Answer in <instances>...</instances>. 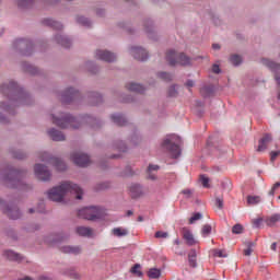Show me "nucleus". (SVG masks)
I'll list each match as a JSON object with an SVG mask.
<instances>
[{
    "label": "nucleus",
    "instance_id": "obj_1",
    "mask_svg": "<svg viewBox=\"0 0 280 280\" xmlns=\"http://www.w3.org/2000/svg\"><path fill=\"white\" fill-rule=\"evenodd\" d=\"M2 93L5 95L11 105L2 106L3 110L12 114V106H19V104H25L27 100V94L22 90L19 84L14 81L9 82V84L2 85Z\"/></svg>",
    "mask_w": 280,
    "mask_h": 280
},
{
    "label": "nucleus",
    "instance_id": "obj_2",
    "mask_svg": "<svg viewBox=\"0 0 280 280\" xmlns=\"http://www.w3.org/2000/svg\"><path fill=\"white\" fill-rule=\"evenodd\" d=\"M67 194H74L77 200H82V195L84 192L77 184L63 182L60 186L54 187L48 191V198L54 202H62V199L65 196H67Z\"/></svg>",
    "mask_w": 280,
    "mask_h": 280
},
{
    "label": "nucleus",
    "instance_id": "obj_3",
    "mask_svg": "<svg viewBox=\"0 0 280 280\" xmlns=\"http://www.w3.org/2000/svg\"><path fill=\"white\" fill-rule=\"evenodd\" d=\"M21 176H23V172L11 170L7 176L2 177V183L11 189H25V185L21 180Z\"/></svg>",
    "mask_w": 280,
    "mask_h": 280
},
{
    "label": "nucleus",
    "instance_id": "obj_4",
    "mask_svg": "<svg viewBox=\"0 0 280 280\" xmlns=\"http://www.w3.org/2000/svg\"><path fill=\"white\" fill-rule=\"evenodd\" d=\"M162 148L168 150L173 159H178L180 156V138L176 135L167 136L162 143Z\"/></svg>",
    "mask_w": 280,
    "mask_h": 280
},
{
    "label": "nucleus",
    "instance_id": "obj_5",
    "mask_svg": "<svg viewBox=\"0 0 280 280\" xmlns=\"http://www.w3.org/2000/svg\"><path fill=\"white\" fill-rule=\"evenodd\" d=\"M166 60L171 67H176V65L187 67L188 65H191V59L189 57L183 52L178 54L176 50H168L166 52Z\"/></svg>",
    "mask_w": 280,
    "mask_h": 280
},
{
    "label": "nucleus",
    "instance_id": "obj_6",
    "mask_svg": "<svg viewBox=\"0 0 280 280\" xmlns=\"http://www.w3.org/2000/svg\"><path fill=\"white\" fill-rule=\"evenodd\" d=\"M52 124L59 128H74V130L80 128V125H75V118L70 115L62 116L61 118L52 116Z\"/></svg>",
    "mask_w": 280,
    "mask_h": 280
},
{
    "label": "nucleus",
    "instance_id": "obj_7",
    "mask_svg": "<svg viewBox=\"0 0 280 280\" xmlns=\"http://www.w3.org/2000/svg\"><path fill=\"white\" fill-rule=\"evenodd\" d=\"M102 215V212L100 211V208L97 207H88L82 208L78 212V217L82 218L83 220H97Z\"/></svg>",
    "mask_w": 280,
    "mask_h": 280
},
{
    "label": "nucleus",
    "instance_id": "obj_8",
    "mask_svg": "<svg viewBox=\"0 0 280 280\" xmlns=\"http://www.w3.org/2000/svg\"><path fill=\"white\" fill-rule=\"evenodd\" d=\"M39 160L46 163H50V165H54V167H56V170L59 172H65V170H67V164H65L62 160L58 158H50L49 153H43Z\"/></svg>",
    "mask_w": 280,
    "mask_h": 280
},
{
    "label": "nucleus",
    "instance_id": "obj_9",
    "mask_svg": "<svg viewBox=\"0 0 280 280\" xmlns=\"http://www.w3.org/2000/svg\"><path fill=\"white\" fill-rule=\"evenodd\" d=\"M71 161L79 167H89V165H91V158L82 152L72 153Z\"/></svg>",
    "mask_w": 280,
    "mask_h": 280
},
{
    "label": "nucleus",
    "instance_id": "obj_10",
    "mask_svg": "<svg viewBox=\"0 0 280 280\" xmlns=\"http://www.w3.org/2000/svg\"><path fill=\"white\" fill-rule=\"evenodd\" d=\"M34 172H35V176L39 180H49V178H51V173L43 164H36L34 167Z\"/></svg>",
    "mask_w": 280,
    "mask_h": 280
},
{
    "label": "nucleus",
    "instance_id": "obj_11",
    "mask_svg": "<svg viewBox=\"0 0 280 280\" xmlns=\"http://www.w3.org/2000/svg\"><path fill=\"white\" fill-rule=\"evenodd\" d=\"M95 58L104 62H115L117 60V56L108 50H96Z\"/></svg>",
    "mask_w": 280,
    "mask_h": 280
},
{
    "label": "nucleus",
    "instance_id": "obj_12",
    "mask_svg": "<svg viewBox=\"0 0 280 280\" xmlns=\"http://www.w3.org/2000/svg\"><path fill=\"white\" fill-rule=\"evenodd\" d=\"M2 211L11 220H19V218H21V211L16 207H10L2 203Z\"/></svg>",
    "mask_w": 280,
    "mask_h": 280
},
{
    "label": "nucleus",
    "instance_id": "obj_13",
    "mask_svg": "<svg viewBox=\"0 0 280 280\" xmlns=\"http://www.w3.org/2000/svg\"><path fill=\"white\" fill-rule=\"evenodd\" d=\"M78 93L79 92L75 91V89L70 88L62 93L61 101L65 104H69V102H73V100L78 97Z\"/></svg>",
    "mask_w": 280,
    "mask_h": 280
},
{
    "label": "nucleus",
    "instance_id": "obj_14",
    "mask_svg": "<svg viewBox=\"0 0 280 280\" xmlns=\"http://www.w3.org/2000/svg\"><path fill=\"white\" fill-rule=\"evenodd\" d=\"M131 54L136 60H148V51L141 47H132Z\"/></svg>",
    "mask_w": 280,
    "mask_h": 280
},
{
    "label": "nucleus",
    "instance_id": "obj_15",
    "mask_svg": "<svg viewBox=\"0 0 280 280\" xmlns=\"http://www.w3.org/2000/svg\"><path fill=\"white\" fill-rule=\"evenodd\" d=\"M182 234L188 246H195V244H198V241H196V238L194 237V234L189 229L183 228Z\"/></svg>",
    "mask_w": 280,
    "mask_h": 280
},
{
    "label": "nucleus",
    "instance_id": "obj_16",
    "mask_svg": "<svg viewBox=\"0 0 280 280\" xmlns=\"http://www.w3.org/2000/svg\"><path fill=\"white\" fill-rule=\"evenodd\" d=\"M272 141V136L269 133H266L258 143V152H264L266 151V149L268 148V143H270Z\"/></svg>",
    "mask_w": 280,
    "mask_h": 280
},
{
    "label": "nucleus",
    "instance_id": "obj_17",
    "mask_svg": "<svg viewBox=\"0 0 280 280\" xmlns=\"http://www.w3.org/2000/svg\"><path fill=\"white\" fill-rule=\"evenodd\" d=\"M126 89H127L128 91L133 92V93H144V92H145V88H143V85H141V84H139V83H133V82L128 83V84L126 85Z\"/></svg>",
    "mask_w": 280,
    "mask_h": 280
},
{
    "label": "nucleus",
    "instance_id": "obj_18",
    "mask_svg": "<svg viewBox=\"0 0 280 280\" xmlns=\"http://www.w3.org/2000/svg\"><path fill=\"white\" fill-rule=\"evenodd\" d=\"M129 189L132 198H139V196H143V188L139 184H132Z\"/></svg>",
    "mask_w": 280,
    "mask_h": 280
},
{
    "label": "nucleus",
    "instance_id": "obj_19",
    "mask_svg": "<svg viewBox=\"0 0 280 280\" xmlns=\"http://www.w3.org/2000/svg\"><path fill=\"white\" fill-rule=\"evenodd\" d=\"M61 253H66L68 255H80V253H82V248L79 246H63L61 247Z\"/></svg>",
    "mask_w": 280,
    "mask_h": 280
},
{
    "label": "nucleus",
    "instance_id": "obj_20",
    "mask_svg": "<svg viewBox=\"0 0 280 280\" xmlns=\"http://www.w3.org/2000/svg\"><path fill=\"white\" fill-rule=\"evenodd\" d=\"M48 135L52 139V141H65V135L62 133V131L50 129L48 131Z\"/></svg>",
    "mask_w": 280,
    "mask_h": 280
},
{
    "label": "nucleus",
    "instance_id": "obj_21",
    "mask_svg": "<svg viewBox=\"0 0 280 280\" xmlns=\"http://www.w3.org/2000/svg\"><path fill=\"white\" fill-rule=\"evenodd\" d=\"M156 172H159V165L150 164L147 170L149 180H156Z\"/></svg>",
    "mask_w": 280,
    "mask_h": 280
},
{
    "label": "nucleus",
    "instance_id": "obj_22",
    "mask_svg": "<svg viewBox=\"0 0 280 280\" xmlns=\"http://www.w3.org/2000/svg\"><path fill=\"white\" fill-rule=\"evenodd\" d=\"M77 233L81 237H91V235H93V230L86 226H79L77 228Z\"/></svg>",
    "mask_w": 280,
    "mask_h": 280
},
{
    "label": "nucleus",
    "instance_id": "obj_23",
    "mask_svg": "<svg viewBox=\"0 0 280 280\" xmlns=\"http://www.w3.org/2000/svg\"><path fill=\"white\" fill-rule=\"evenodd\" d=\"M55 39L59 45H61V47H65L66 49L71 47V40L62 35H57Z\"/></svg>",
    "mask_w": 280,
    "mask_h": 280
},
{
    "label": "nucleus",
    "instance_id": "obj_24",
    "mask_svg": "<svg viewBox=\"0 0 280 280\" xmlns=\"http://www.w3.org/2000/svg\"><path fill=\"white\" fill-rule=\"evenodd\" d=\"M3 257L9 259L10 261H21V259H22L21 255L16 254L12 250H4Z\"/></svg>",
    "mask_w": 280,
    "mask_h": 280
},
{
    "label": "nucleus",
    "instance_id": "obj_25",
    "mask_svg": "<svg viewBox=\"0 0 280 280\" xmlns=\"http://www.w3.org/2000/svg\"><path fill=\"white\" fill-rule=\"evenodd\" d=\"M112 121H114L116 126H126V124H128V120H126V117L119 114L112 115Z\"/></svg>",
    "mask_w": 280,
    "mask_h": 280
},
{
    "label": "nucleus",
    "instance_id": "obj_26",
    "mask_svg": "<svg viewBox=\"0 0 280 280\" xmlns=\"http://www.w3.org/2000/svg\"><path fill=\"white\" fill-rule=\"evenodd\" d=\"M196 257H197L196 249H191L188 254V261L191 268H196L198 266L196 261Z\"/></svg>",
    "mask_w": 280,
    "mask_h": 280
},
{
    "label": "nucleus",
    "instance_id": "obj_27",
    "mask_svg": "<svg viewBox=\"0 0 280 280\" xmlns=\"http://www.w3.org/2000/svg\"><path fill=\"white\" fill-rule=\"evenodd\" d=\"M276 222H280V214L276 213L266 219L267 226H275Z\"/></svg>",
    "mask_w": 280,
    "mask_h": 280
},
{
    "label": "nucleus",
    "instance_id": "obj_28",
    "mask_svg": "<svg viewBox=\"0 0 280 280\" xmlns=\"http://www.w3.org/2000/svg\"><path fill=\"white\" fill-rule=\"evenodd\" d=\"M113 235H115V237H126V235H128V230L124 229V228H115L112 231Z\"/></svg>",
    "mask_w": 280,
    "mask_h": 280
},
{
    "label": "nucleus",
    "instance_id": "obj_29",
    "mask_svg": "<svg viewBox=\"0 0 280 280\" xmlns=\"http://www.w3.org/2000/svg\"><path fill=\"white\" fill-rule=\"evenodd\" d=\"M45 25H49L50 27H54L55 30H62V24L60 22H56L51 19H47L44 21Z\"/></svg>",
    "mask_w": 280,
    "mask_h": 280
},
{
    "label": "nucleus",
    "instance_id": "obj_30",
    "mask_svg": "<svg viewBox=\"0 0 280 280\" xmlns=\"http://www.w3.org/2000/svg\"><path fill=\"white\" fill-rule=\"evenodd\" d=\"M246 248L244 249L245 257H250L253 255V248H255V243L248 242L246 243Z\"/></svg>",
    "mask_w": 280,
    "mask_h": 280
},
{
    "label": "nucleus",
    "instance_id": "obj_31",
    "mask_svg": "<svg viewBox=\"0 0 280 280\" xmlns=\"http://www.w3.org/2000/svg\"><path fill=\"white\" fill-rule=\"evenodd\" d=\"M148 277H150V279H159V277H161V270L156 268L150 269L148 272Z\"/></svg>",
    "mask_w": 280,
    "mask_h": 280
},
{
    "label": "nucleus",
    "instance_id": "obj_32",
    "mask_svg": "<svg viewBox=\"0 0 280 280\" xmlns=\"http://www.w3.org/2000/svg\"><path fill=\"white\" fill-rule=\"evenodd\" d=\"M261 202V198L259 196H248L247 205H259Z\"/></svg>",
    "mask_w": 280,
    "mask_h": 280
},
{
    "label": "nucleus",
    "instance_id": "obj_33",
    "mask_svg": "<svg viewBox=\"0 0 280 280\" xmlns=\"http://www.w3.org/2000/svg\"><path fill=\"white\" fill-rule=\"evenodd\" d=\"M230 62H232L234 67H237V65H242V57L240 55H232L230 57Z\"/></svg>",
    "mask_w": 280,
    "mask_h": 280
},
{
    "label": "nucleus",
    "instance_id": "obj_34",
    "mask_svg": "<svg viewBox=\"0 0 280 280\" xmlns=\"http://www.w3.org/2000/svg\"><path fill=\"white\" fill-rule=\"evenodd\" d=\"M158 78H160V80H164V82H170L172 80V74L167 72H159Z\"/></svg>",
    "mask_w": 280,
    "mask_h": 280
},
{
    "label": "nucleus",
    "instance_id": "obj_35",
    "mask_svg": "<svg viewBox=\"0 0 280 280\" xmlns=\"http://www.w3.org/2000/svg\"><path fill=\"white\" fill-rule=\"evenodd\" d=\"M232 233H234V235H241V233H244V226H242V224H235L232 228Z\"/></svg>",
    "mask_w": 280,
    "mask_h": 280
},
{
    "label": "nucleus",
    "instance_id": "obj_36",
    "mask_svg": "<svg viewBox=\"0 0 280 280\" xmlns=\"http://www.w3.org/2000/svg\"><path fill=\"white\" fill-rule=\"evenodd\" d=\"M78 23H80L81 25H85V27H89L91 25V21H89V19L84 18V16H78L77 18Z\"/></svg>",
    "mask_w": 280,
    "mask_h": 280
},
{
    "label": "nucleus",
    "instance_id": "obj_37",
    "mask_svg": "<svg viewBox=\"0 0 280 280\" xmlns=\"http://www.w3.org/2000/svg\"><path fill=\"white\" fill-rule=\"evenodd\" d=\"M32 3H34V0H19L18 5L20 8H30Z\"/></svg>",
    "mask_w": 280,
    "mask_h": 280
},
{
    "label": "nucleus",
    "instance_id": "obj_38",
    "mask_svg": "<svg viewBox=\"0 0 280 280\" xmlns=\"http://www.w3.org/2000/svg\"><path fill=\"white\" fill-rule=\"evenodd\" d=\"M211 234V225L206 224L202 226L201 229V235H203V237H207V235Z\"/></svg>",
    "mask_w": 280,
    "mask_h": 280
},
{
    "label": "nucleus",
    "instance_id": "obj_39",
    "mask_svg": "<svg viewBox=\"0 0 280 280\" xmlns=\"http://www.w3.org/2000/svg\"><path fill=\"white\" fill-rule=\"evenodd\" d=\"M108 187H110V183L103 182L96 185V191H102V189H108Z\"/></svg>",
    "mask_w": 280,
    "mask_h": 280
},
{
    "label": "nucleus",
    "instance_id": "obj_40",
    "mask_svg": "<svg viewBox=\"0 0 280 280\" xmlns=\"http://www.w3.org/2000/svg\"><path fill=\"white\" fill-rule=\"evenodd\" d=\"M213 257H220V258H224L226 257V253L222 249H213Z\"/></svg>",
    "mask_w": 280,
    "mask_h": 280
},
{
    "label": "nucleus",
    "instance_id": "obj_41",
    "mask_svg": "<svg viewBox=\"0 0 280 280\" xmlns=\"http://www.w3.org/2000/svg\"><path fill=\"white\" fill-rule=\"evenodd\" d=\"M141 268V265L136 264L132 268H131V272L133 275H137L138 277H142V272L139 270Z\"/></svg>",
    "mask_w": 280,
    "mask_h": 280
},
{
    "label": "nucleus",
    "instance_id": "obj_42",
    "mask_svg": "<svg viewBox=\"0 0 280 280\" xmlns=\"http://www.w3.org/2000/svg\"><path fill=\"white\" fill-rule=\"evenodd\" d=\"M200 182H201L202 187L209 188V177L201 175Z\"/></svg>",
    "mask_w": 280,
    "mask_h": 280
},
{
    "label": "nucleus",
    "instance_id": "obj_43",
    "mask_svg": "<svg viewBox=\"0 0 280 280\" xmlns=\"http://www.w3.org/2000/svg\"><path fill=\"white\" fill-rule=\"evenodd\" d=\"M202 218V214L200 212L195 213L190 219H189V224H194L197 220H200Z\"/></svg>",
    "mask_w": 280,
    "mask_h": 280
},
{
    "label": "nucleus",
    "instance_id": "obj_44",
    "mask_svg": "<svg viewBox=\"0 0 280 280\" xmlns=\"http://www.w3.org/2000/svg\"><path fill=\"white\" fill-rule=\"evenodd\" d=\"M215 206L218 207V209H222L224 207V199L217 198L215 199Z\"/></svg>",
    "mask_w": 280,
    "mask_h": 280
},
{
    "label": "nucleus",
    "instance_id": "obj_45",
    "mask_svg": "<svg viewBox=\"0 0 280 280\" xmlns=\"http://www.w3.org/2000/svg\"><path fill=\"white\" fill-rule=\"evenodd\" d=\"M176 94H177V92H176V86H171V88L168 89V95H170V97H176Z\"/></svg>",
    "mask_w": 280,
    "mask_h": 280
},
{
    "label": "nucleus",
    "instance_id": "obj_46",
    "mask_svg": "<svg viewBox=\"0 0 280 280\" xmlns=\"http://www.w3.org/2000/svg\"><path fill=\"white\" fill-rule=\"evenodd\" d=\"M167 235H168L167 232H163V231H158L155 233L156 238H161V237L165 238V237H167Z\"/></svg>",
    "mask_w": 280,
    "mask_h": 280
},
{
    "label": "nucleus",
    "instance_id": "obj_47",
    "mask_svg": "<svg viewBox=\"0 0 280 280\" xmlns=\"http://www.w3.org/2000/svg\"><path fill=\"white\" fill-rule=\"evenodd\" d=\"M279 187H280V183L278 182L272 186L271 190L269 191V196H273L275 191H277Z\"/></svg>",
    "mask_w": 280,
    "mask_h": 280
},
{
    "label": "nucleus",
    "instance_id": "obj_48",
    "mask_svg": "<svg viewBox=\"0 0 280 280\" xmlns=\"http://www.w3.org/2000/svg\"><path fill=\"white\" fill-rule=\"evenodd\" d=\"M182 194H184V196H186L187 198H191L192 191L191 189H184Z\"/></svg>",
    "mask_w": 280,
    "mask_h": 280
},
{
    "label": "nucleus",
    "instance_id": "obj_49",
    "mask_svg": "<svg viewBox=\"0 0 280 280\" xmlns=\"http://www.w3.org/2000/svg\"><path fill=\"white\" fill-rule=\"evenodd\" d=\"M220 66L219 65H217V63H214L213 66H212V73H220Z\"/></svg>",
    "mask_w": 280,
    "mask_h": 280
},
{
    "label": "nucleus",
    "instance_id": "obj_50",
    "mask_svg": "<svg viewBox=\"0 0 280 280\" xmlns=\"http://www.w3.org/2000/svg\"><path fill=\"white\" fill-rule=\"evenodd\" d=\"M14 158L15 159H25V153H23V152H18V153H14Z\"/></svg>",
    "mask_w": 280,
    "mask_h": 280
},
{
    "label": "nucleus",
    "instance_id": "obj_51",
    "mask_svg": "<svg viewBox=\"0 0 280 280\" xmlns=\"http://www.w3.org/2000/svg\"><path fill=\"white\" fill-rule=\"evenodd\" d=\"M270 156H271V161H275L277 159V156H279V151H272L270 153Z\"/></svg>",
    "mask_w": 280,
    "mask_h": 280
},
{
    "label": "nucleus",
    "instance_id": "obj_52",
    "mask_svg": "<svg viewBox=\"0 0 280 280\" xmlns=\"http://www.w3.org/2000/svg\"><path fill=\"white\" fill-rule=\"evenodd\" d=\"M261 224V219H256L253 221V225L256 226V228H259Z\"/></svg>",
    "mask_w": 280,
    "mask_h": 280
},
{
    "label": "nucleus",
    "instance_id": "obj_53",
    "mask_svg": "<svg viewBox=\"0 0 280 280\" xmlns=\"http://www.w3.org/2000/svg\"><path fill=\"white\" fill-rule=\"evenodd\" d=\"M94 97L96 98V104H100V102H102V95H100L98 93H94Z\"/></svg>",
    "mask_w": 280,
    "mask_h": 280
},
{
    "label": "nucleus",
    "instance_id": "obj_54",
    "mask_svg": "<svg viewBox=\"0 0 280 280\" xmlns=\"http://www.w3.org/2000/svg\"><path fill=\"white\" fill-rule=\"evenodd\" d=\"M186 86H188V88L194 86V81H187V82H186Z\"/></svg>",
    "mask_w": 280,
    "mask_h": 280
},
{
    "label": "nucleus",
    "instance_id": "obj_55",
    "mask_svg": "<svg viewBox=\"0 0 280 280\" xmlns=\"http://www.w3.org/2000/svg\"><path fill=\"white\" fill-rule=\"evenodd\" d=\"M271 250H277V243L271 244Z\"/></svg>",
    "mask_w": 280,
    "mask_h": 280
},
{
    "label": "nucleus",
    "instance_id": "obj_56",
    "mask_svg": "<svg viewBox=\"0 0 280 280\" xmlns=\"http://www.w3.org/2000/svg\"><path fill=\"white\" fill-rule=\"evenodd\" d=\"M212 48H213V49H220V45H219V44H213V45H212Z\"/></svg>",
    "mask_w": 280,
    "mask_h": 280
},
{
    "label": "nucleus",
    "instance_id": "obj_57",
    "mask_svg": "<svg viewBox=\"0 0 280 280\" xmlns=\"http://www.w3.org/2000/svg\"><path fill=\"white\" fill-rule=\"evenodd\" d=\"M26 71H30V73H35L34 71H32V66H30Z\"/></svg>",
    "mask_w": 280,
    "mask_h": 280
},
{
    "label": "nucleus",
    "instance_id": "obj_58",
    "mask_svg": "<svg viewBox=\"0 0 280 280\" xmlns=\"http://www.w3.org/2000/svg\"><path fill=\"white\" fill-rule=\"evenodd\" d=\"M132 213H133L132 210L127 211L128 217L132 215Z\"/></svg>",
    "mask_w": 280,
    "mask_h": 280
},
{
    "label": "nucleus",
    "instance_id": "obj_59",
    "mask_svg": "<svg viewBox=\"0 0 280 280\" xmlns=\"http://www.w3.org/2000/svg\"><path fill=\"white\" fill-rule=\"evenodd\" d=\"M138 222H143V217H138Z\"/></svg>",
    "mask_w": 280,
    "mask_h": 280
},
{
    "label": "nucleus",
    "instance_id": "obj_60",
    "mask_svg": "<svg viewBox=\"0 0 280 280\" xmlns=\"http://www.w3.org/2000/svg\"><path fill=\"white\" fill-rule=\"evenodd\" d=\"M118 150H120V152H126V149L121 147H119Z\"/></svg>",
    "mask_w": 280,
    "mask_h": 280
},
{
    "label": "nucleus",
    "instance_id": "obj_61",
    "mask_svg": "<svg viewBox=\"0 0 280 280\" xmlns=\"http://www.w3.org/2000/svg\"><path fill=\"white\" fill-rule=\"evenodd\" d=\"M34 211H35L34 209H30L28 213H34Z\"/></svg>",
    "mask_w": 280,
    "mask_h": 280
},
{
    "label": "nucleus",
    "instance_id": "obj_62",
    "mask_svg": "<svg viewBox=\"0 0 280 280\" xmlns=\"http://www.w3.org/2000/svg\"><path fill=\"white\" fill-rule=\"evenodd\" d=\"M73 278H74V279H78V273H73Z\"/></svg>",
    "mask_w": 280,
    "mask_h": 280
},
{
    "label": "nucleus",
    "instance_id": "obj_63",
    "mask_svg": "<svg viewBox=\"0 0 280 280\" xmlns=\"http://www.w3.org/2000/svg\"><path fill=\"white\" fill-rule=\"evenodd\" d=\"M1 121H2V124H5V119H3V118H2V120H1Z\"/></svg>",
    "mask_w": 280,
    "mask_h": 280
},
{
    "label": "nucleus",
    "instance_id": "obj_64",
    "mask_svg": "<svg viewBox=\"0 0 280 280\" xmlns=\"http://www.w3.org/2000/svg\"><path fill=\"white\" fill-rule=\"evenodd\" d=\"M39 213H43V210H37Z\"/></svg>",
    "mask_w": 280,
    "mask_h": 280
}]
</instances>
